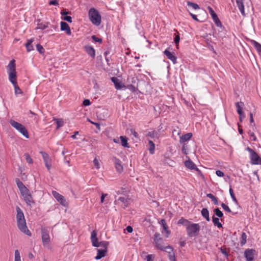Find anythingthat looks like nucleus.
Instances as JSON below:
<instances>
[{
    "mask_svg": "<svg viewBox=\"0 0 261 261\" xmlns=\"http://www.w3.org/2000/svg\"><path fill=\"white\" fill-rule=\"evenodd\" d=\"M16 219L18 228L28 236H31V233L28 229L23 212L19 206L16 207Z\"/></svg>",
    "mask_w": 261,
    "mask_h": 261,
    "instance_id": "f257e3e1",
    "label": "nucleus"
},
{
    "mask_svg": "<svg viewBox=\"0 0 261 261\" xmlns=\"http://www.w3.org/2000/svg\"><path fill=\"white\" fill-rule=\"evenodd\" d=\"M14 60H11L7 66V72L9 75V80L13 84H17L16 65Z\"/></svg>",
    "mask_w": 261,
    "mask_h": 261,
    "instance_id": "f03ea898",
    "label": "nucleus"
},
{
    "mask_svg": "<svg viewBox=\"0 0 261 261\" xmlns=\"http://www.w3.org/2000/svg\"><path fill=\"white\" fill-rule=\"evenodd\" d=\"M89 19L91 22L96 25H99L101 23V15L95 9H90L88 13Z\"/></svg>",
    "mask_w": 261,
    "mask_h": 261,
    "instance_id": "7ed1b4c3",
    "label": "nucleus"
},
{
    "mask_svg": "<svg viewBox=\"0 0 261 261\" xmlns=\"http://www.w3.org/2000/svg\"><path fill=\"white\" fill-rule=\"evenodd\" d=\"M90 239L93 246L96 247H101L103 248V249L107 250V247L109 245V242L107 241H101L98 242L97 238V232L95 230H93L91 232Z\"/></svg>",
    "mask_w": 261,
    "mask_h": 261,
    "instance_id": "20e7f679",
    "label": "nucleus"
},
{
    "mask_svg": "<svg viewBox=\"0 0 261 261\" xmlns=\"http://www.w3.org/2000/svg\"><path fill=\"white\" fill-rule=\"evenodd\" d=\"M200 227L198 223H190L186 228L187 234L189 237H196L199 234Z\"/></svg>",
    "mask_w": 261,
    "mask_h": 261,
    "instance_id": "39448f33",
    "label": "nucleus"
},
{
    "mask_svg": "<svg viewBox=\"0 0 261 261\" xmlns=\"http://www.w3.org/2000/svg\"><path fill=\"white\" fill-rule=\"evenodd\" d=\"M10 124L12 126L14 127L20 133H21L24 137L27 138L29 137V135L27 129L25 127L20 123L15 121L14 120H10L9 121Z\"/></svg>",
    "mask_w": 261,
    "mask_h": 261,
    "instance_id": "423d86ee",
    "label": "nucleus"
},
{
    "mask_svg": "<svg viewBox=\"0 0 261 261\" xmlns=\"http://www.w3.org/2000/svg\"><path fill=\"white\" fill-rule=\"evenodd\" d=\"M41 239L44 246L50 243V239L49 235V230L46 227H42L41 229Z\"/></svg>",
    "mask_w": 261,
    "mask_h": 261,
    "instance_id": "0eeeda50",
    "label": "nucleus"
},
{
    "mask_svg": "<svg viewBox=\"0 0 261 261\" xmlns=\"http://www.w3.org/2000/svg\"><path fill=\"white\" fill-rule=\"evenodd\" d=\"M246 149L249 152L250 154L251 163L252 164H258L259 161H261L259 155L251 148L248 147Z\"/></svg>",
    "mask_w": 261,
    "mask_h": 261,
    "instance_id": "6e6552de",
    "label": "nucleus"
},
{
    "mask_svg": "<svg viewBox=\"0 0 261 261\" xmlns=\"http://www.w3.org/2000/svg\"><path fill=\"white\" fill-rule=\"evenodd\" d=\"M186 158L188 159V160L185 162V166L191 170H195L199 175L203 177L202 172L198 168H197L195 164L189 159L188 156H186Z\"/></svg>",
    "mask_w": 261,
    "mask_h": 261,
    "instance_id": "1a4fd4ad",
    "label": "nucleus"
},
{
    "mask_svg": "<svg viewBox=\"0 0 261 261\" xmlns=\"http://www.w3.org/2000/svg\"><path fill=\"white\" fill-rule=\"evenodd\" d=\"M53 195L57 199V200L63 206H66L67 203L64 197L62 195L60 194L57 191H53L52 192Z\"/></svg>",
    "mask_w": 261,
    "mask_h": 261,
    "instance_id": "9d476101",
    "label": "nucleus"
},
{
    "mask_svg": "<svg viewBox=\"0 0 261 261\" xmlns=\"http://www.w3.org/2000/svg\"><path fill=\"white\" fill-rule=\"evenodd\" d=\"M255 254V250L252 249H246L244 252V255L245 258H246L247 261H252L254 258Z\"/></svg>",
    "mask_w": 261,
    "mask_h": 261,
    "instance_id": "9b49d317",
    "label": "nucleus"
},
{
    "mask_svg": "<svg viewBox=\"0 0 261 261\" xmlns=\"http://www.w3.org/2000/svg\"><path fill=\"white\" fill-rule=\"evenodd\" d=\"M21 195L23 197L24 200L28 205L31 206L32 204L34 203V201L33 200L32 195L29 193V190L28 191L21 193Z\"/></svg>",
    "mask_w": 261,
    "mask_h": 261,
    "instance_id": "f8f14e48",
    "label": "nucleus"
},
{
    "mask_svg": "<svg viewBox=\"0 0 261 261\" xmlns=\"http://www.w3.org/2000/svg\"><path fill=\"white\" fill-rule=\"evenodd\" d=\"M40 153L42 154V158L45 163V166L47 167L48 170H49L51 167V164L50 159L48 154L43 151H40Z\"/></svg>",
    "mask_w": 261,
    "mask_h": 261,
    "instance_id": "ddd939ff",
    "label": "nucleus"
},
{
    "mask_svg": "<svg viewBox=\"0 0 261 261\" xmlns=\"http://www.w3.org/2000/svg\"><path fill=\"white\" fill-rule=\"evenodd\" d=\"M111 81L114 84L116 89H121L122 88L125 87V85L122 84L119 80L116 77H112L111 78Z\"/></svg>",
    "mask_w": 261,
    "mask_h": 261,
    "instance_id": "4468645a",
    "label": "nucleus"
},
{
    "mask_svg": "<svg viewBox=\"0 0 261 261\" xmlns=\"http://www.w3.org/2000/svg\"><path fill=\"white\" fill-rule=\"evenodd\" d=\"M17 186L19 188L21 194L24 193V192L28 191V189L27 187L24 185V184L21 182L19 178H16L15 179Z\"/></svg>",
    "mask_w": 261,
    "mask_h": 261,
    "instance_id": "2eb2a0df",
    "label": "nucleus"
},
{
    "mask_svg": "<svg viewBox=\"0 0 261 261\" xmlns=\"http://www.w3.org/2000/svg\"><path fill=\"white\" fill-rule=\"evenodd\" d=\"M61 30L65 31L66 33L68 35L71 34V30L69 25L64 21L61 22Z\"/></svg>",
    "mask_w": 261,
    "mask_h": 261,
    "instance_id": "dca6fc26",
    "label": "nucleus"
},
{
    "mask_svg": "<svg viewBox=\"0 0 261 261\" xmlns=\"http://www.w3.org/2000/svg\"><path fill=\"white\" fill-rule=\"evenodd\" d=\"M164 54L167 57L168 59L170 60L173 64H175L176 63V57L173 53L169 51L168 50L166 49L164 51Z\"/></svg>",
    "mask_w": 261,
    "mask_h": 261,
    "instance_id": "f3484780",
    "label": "nucleus"
},
{
    "mask_svg": "<svg viewBox=\"0 0 261 261\" xmlns=\"http://www.w3.org/2000/svg\"><path fill=\"white\" fill-rule=\"evenodd\" d=\"M192 137V134L191 133H187L180 137V143H185L186 141L189 140Z\"/></svg>",
    "mask_w": 261,
    "mask_h": 261,
    "instance_id": "a211bd4d",
    "label": "nucleus"
},
{
    "mask_svg": "<svg viewBox=\"0 0 261 261\" xmlns=\"http://www.w3.org/2000/svg\"><path fill=\"white\" fill-rule=\"evenodd\" d=\"M107 250L106 249H97V255L95 257V259L96 260L100 259L102 257L106 256Z\"/></svg>",
    "mask_w": 261,
    "mask_h": 261,
    "instance_id": "6ab92c4d",
    "label": "nucleus"
},
{
    "mask_svg": "<svg viewBox=\"0 0 261 261\" xmlns=\"http://www.w3.org/2000/svg\"><path fill=\"white\" fill-rule=\"evenodd\" d=\"M85 49L86 53L92 58H94L95 56V49L93 47L90 46H85Z\"/></svg>",
    "mask_w": 261,
    "mask_h": 261,
    "instance_id": "aec40b11",
    "label": "nucleus"
},
{
    "mask_svg": "<svg viewBox=\"0 0 261 261\" xmlns=\"http://www.w3.org/2000/svg\"><path fill=\"white\" fill-rule=\"evenodd\" d=\"M114 162L115 165V168L117 171L119 172H121L123 170V167L121 165V162L120 160L116 159V158H114Z\"/></svg>",
    "mask_w": 261,
    "mask_h": 261,
    "instance_id": "412c9836",
    "label": "nucleus"
},
{
    "mask_svg": "<svg viewBox=\"0 0 261 261\" xmlns=\"http://www.w3.org/2000/svg\"><path fill=\"white\" fill-rule=\"evenodd\" d=\"M237 6L240 10L241 14L245 15L244 6L243 0H236Z\"/></svg>",
    "mask_w": 261,
    "mask_h": 261,
    "instance_id": "4be33fe9",
    "label": "nucleus"
},
{
    "mask_svg": "<svg viewBox=\"0 0 261 261\" xmlns=\"http://www.w3.org/2000/svg\"><path fill=\"white\" fill-rule=\"evenodd\" d=\"M34 40V38H31V39L28 40L27 43H25V46L27 48V50L28 52H30L34 50V47L32 44Z\"/></svg>",
    "mask_w": 261,
    "mask_h": 261,
    "instance_id": "5701e85b",
    "label": "nucleus"
},
{
    "mask_svg": "<svg viewBox=\"0 0 261 261\" xmlns=\"http://www.w3.org/2000/svg\"><path fill=\"white\" fill-rule=\"evenodd\" d=\"M161 225H162L163 227V229L165 230V231L166 232V237L168 238L169 235L170 233V231L168 230V227L166 223V221L165 219H162L161 220Z\"/></svg>",
    "mask_w": 261,
    "mask_h": 261,
    "instance_id": "b1692460",
    "label": "nucleus"
},
{
    "mask_svg": "<svg viewBox=\"0 0 261 261\" xmlns=\"http://www.w3.org/2000/svg\"><path fill=\"white\" fill-rule=\"evenodd\" d=\"M201 213V215L202 216V217L203 218H204L206 220V221H210V218L209 217V212H208L207 208H202Z\"/></svg>",
    "mask_w": 261,
    "mask_h": 261,
    "instance_id": "393cba45",
    "label": "nucleus"
},
{
    "mask_svg": "<svg viewBox=\"0 0 261 261\" xmlns=\"http://www.w3.org/2000/svg\"><path fill=\"white\" fill-rule=\"evenodd\" d=\"M236 106L237 109V112L239 115H243L242 107L244 106L243 102H238L236 103Z\"/></svg>",
    "mask_w": 261,
    "mask_h": 261,
    "instance_id": "a878e982",
    "label": "nucleus"
},
{
    "mask_svg": "<svg viewBox=\"0 0 261 261\" xmlns=\"http://www.w3.org/2000/svg\"><path fill=\"white\" fill-rule=\"evenodd\" d=\"M212 221L214 224L215 226H217L218 228H222V225L220 222L219 219L218 218L216 217L215 216L212 217Z\"/></svg>",
    "mask_w": 261,
    "mask_h": 261,
    "instance_id": "bb28decb",
    "label": "nucleus"
},
{
    "mask_svg": "<svg viewBox=\"0 0 261 261\" xmlns=\"http://www.w3.org/2000/svg\"><path fill=\"white\" fill-rule=\"evenodd\" d=\"M53 120L55 121L57 124V129H59L64 125V121L62 119L54 118Z\"/></svg>",
    "mask_w": 261,
    "mask_h": 261,
    "instance_id": "cd10ccee",
    "label": "nucleus"
},
{
    "mask_svg": "<svg viewBox=\"0 0 261 261\" xmlns=\"http://www.w3.org/2000/svg\"><path fill=\"white\" fill-rule=\"evenodd\" d=\"M191 223L190 221H188L187 219H184V218H181L179 221H178V224L183 225L187 227V226L190 224Z\"/></svg>",
    "mask_w": 261,
    "mask_h": 261,
    "instance_id": "c85d7f7f",
    "label": "nucleus"
},
{
    "mask_svg": "<svg viewBox=\"0 0 261 261\" xmlns=\"http://www.w3.org/2000/svg\"><path fill=\"white\" fill-rule=\"evenodd\" d=\"M252 44L255 47L257 51L260 54L261 52V44L255 41V40H251Z\"/></svg>",
    "mask_w": 261,
    "mask_h": 261,
    "instance_id": "c756f323",
    "label": "nucleus"
},
{
    "mask_svg": "<svg viewBox=\"0 0 261 261\" xmlns=\"http://www.w3.org/2000/svg\"><path fill=\"white\" fill-rule=\"evenodd\" d=\"M206 196L210 198L215 204L218 205L219 204L218 199L212 194H207Z\"/></svg>",
    "mask_w": 261,
    "mask_h": 261,
    "instance_id": "7c9ffc66",
    "label": "nucleus"
},
{
    "mask_svg": "<svg viewBox=\"0 0 261 261\" xmlns=\"http://www.w3.org/2000/svg\"><path fill=\"white\" fill-rule=\"evenodd\" d=\"M148 144L149 145V152L150 154H153L154 152L155 145L151 140H149Z\"/></svg>",
    "mask_w": 261,
    "mask_h": 261,
    "instance_id": "2f4dec72",
    "label": "nucleus"
},
{
    "mask_svg": "<svg viewBox=\"0 0 261 261\" xmlns=\"http://www.w3.org/2000/svg\"><path fill=\"white\" fill-rule=\"evenodd\" d=\"M120 139L121 141V144L122 146L125 147H129V146L128 145L127 143V139L125 137L123 136H120Z\"/></svg>",
    "mask_w": 261,
    "mask_h": 261,
    "instance_id": "473e14b6",
    "label": "nucleus"
},
{
    "mask_svg": "<svg viewBox=\"0 0 261 261\" xmlns=\"http://www.w3.org/2000/svg\"><path fill=\"white\" fill-rule=\"evenodd\" d=\"M117 201H120L121 202L124 204L125 206H126L128 199L125 197H120L118 198L117 200H115V202L116 203Z\"/></svg>",
    "mask_w": 261,
    "mask_h": 261,
    "instance_id": "72a5a7b5",
    "label": "nucleus"
},
{
    "mask_svg": "<svg viewBox=\"0 0 261 261\" xmlns=\"http://www.w3.org/2000/svg\"><path fill=\"white\" fill-rule=\"evenodd\" d=\"M156 247L161 250H164V246L163 245V239L159 240L158 241L154 242Z\"/></svg>",
    "mask_w": 261,
    "mask_h": 261,
    "instance_id": "f704fd0d",
    "label": "nucleus"
},
{
    "mask_svg": "<svg viewBox=\"0 0 261 261\" xmlns=\"http://www.w3.org/2000/svg\"><path fill=\"white\" fill-rule=\"evenodd\" d=\"M207 9L213 19L216 18L217 17V15L210 6L207 7Z\"/></svg>",
    "mask_w": 261,
    "mask_h": 261,
    "instance_id": "c9c22d12",
    "label": "nucleus"
},
{
    "mask_svg": "<svg viewBox=\"0 0 261 261\" xmlns=\"http://www.w3.org/2000/svg\"><path fill=\"white\" fill-rule=\"evenodd\" d=\"M215 214L219 218L223 217V214L219 208H216L214 210Z\"/></svg>",
    "mask_w": 261,
    "mask_h": 261,
    "instance_id": "e433bc0d",
    "label": "nucleus"
},
{
    "mask_svg": "<svg viewBox=\"0 0 261 261\" xmlns=\"http://www.w3.org/2000/svg\"><path fill=\"white\" fill-rule=\"evenodd\" d=\"M24 156H25V160L28 163L30 164L33 163V161L28 153H25Z\"/></svg>",
    "mask_w": 261,
    "mask_h": 261,
    "instance_id": "4c0bfd02",
    "label": "nucleus"
},
{
    "mask_svg": "<svg viewBox=\"0 0 261 261\" xmlns=\"http://www.w3.org/2000/svg\"><path fill=\"white\" fill-rule=\"evenodd\" d=\"M247 236L245 232H242L241 234V240L240 244L241 246L244 245L246 243Z\"/></svg>",
    "mask_w": 261,
    "mask_h": 261,
    "instance_id": "58836bf2",
    "label": "nucleus"
},
{
    "mask_svg": "<svg viewBox=\"0 0 261 261\" xmlns=\"http://www.w3.org/2000/svg\"><path fill=\"white\" fill-rule=\"evenodd\" d=\"M187 5L189 6L192 7L195 10L199 9V6L196 3L188 1L187 2Z\"/></svg>",
    "mask_w": 261,
    "mask_h": 261,
    "instance_id": "ea45409f",
    "label": "nucleus"
},
{
    "mask_svg": "<svg viewBox=\"0 0 261 261\" xmlns=\"http://www.w3.org/2000/svg\"><path fill=\"white\" fill-rule=\"evenodd\" d=\"M14 89H15V94H21L22 93V90L21 89L18 87L17 84H15V85H13Z\"/></svg>",
    "mask_w": 261,
    "mask_h": 261,
    "instance_id": "a19ab883",
    "label": "nucleus"
},
{
    "mask_svg": "<svg viewBox=\"0 0 261 261\" xmlns=\"http://www.w3.org/2000/svg\"><path fill=\"white\" fill-rule=\"evenodd\" d=\"M229 193L231 196V198L232 199L233 201L236 203H238L237 199L234 194L233 191L231 188H230L229 189Z\"/></svg>",
    "mask_w": 261,
    "mask_h": 261,
    "instance_id": "79ce46f5",
    "label": "nucleus"
},
{
    "mask_svg": "<svg viewBox=\"0 0 261 261\" xmlns=\"http://www.w3.org/2000/svg\"><path fill=\"white\" fill-rule=\"evenodd\" d=\"M162 250L167 252L168 253V254H169V252H174L173 251V248L169 245L164 246V250Z\"/></svg>",
    "mask_w": 261,
    "mask_h": 261,
    "instance_id": "37998d69",
    "label": "nucleus"
},
{
    "mask_svg": "<svg viewBox=\"0 0 261 261\" xmlns=\"http://www.w3.org/2000/svg\"><path fill=\"white\" fill-rule=\"evenodd\" d=\"M36 48L40 54H43L44 53V49L40 44H37L36 45Z\"/></svg>",
    "mask_w": 261,
    "mask_h": 261,
    "instance_id": "c03bdc74",
    "label": "nucleus"
},
{
    "mask_svg": "<svg viewBox=\"0 0 261 261\" xmlns=\"http://www.w3.org/2000/svg\"><path fill=\"white\" fill-rule=\"evenodd\" d=\"M183 145L182 147V152L185 154H188V145L186 143H182Z\"/></svg>",
    "mask_w": 261,
    "mask_h": 261,
    "instance_id": "a18cd8bd",
    "label": "nucleus"
},
{
    "mask_svg": "<svg viewBox=\"0 0 261 261\" xmlns=\"http://www.w3.org/2000/svg\"><path fill=\"white\" fill-rule=\"evenodd\" d=\"M221 205L222 207L223 208V210L224 211H225L226 212H227L228 213H232L231 210L228 207V206L226 204H225V203H222Z\"/></svg>",
    "mask_w": 261,
    "mask_h": 261,
    "instance_id": "49530a36",
    "label": "nucleus"
},
{
    "mask_svg": "<svg viewBox=\"0 0 261 261\" xmlns=\"http://www.w3.org/2000/svg\"><path fill=\"white\" fill-rule=\"evenodd\" d=\"M15 261H21L20 253L18 250L15 251Z\"/></svg>",
    "mask_w": 261,
    "mask_h": 261,
    "instance_id": "de8ad7c7",
    "label": "nucleus"
},
{
    "mask_svg": "<svg viewBox=\"0 0 261 261\" xmlns=\"http://www.w3.org/2000/svg\"><path fill=\"white\" fill-rule=\"evenodd\" d=\"M168 257L170 261H175V254L174 252H169L168 254Z\"/></svg>",
    "mask_w": 261,
    "mask_h": 261,
    "instance_id": "09e8293b",
    "label": "nucleus"
},
{
    "mask_svg": "<svg viewBox=\"0 0 261 261\" xmlns=\"http://www.w3.org/2000/svg\"><path fill=\"white\" fill-rule=\"evenodd\" d=\"M213 19L217 27H221L222 26L221 22L218 16L216 18H214Z\"/></svg>",
    "mask_w": 261,
    "mask_h": 261,
    "instance_id": "8fccbe9b",
    "label": "nucleus"
},
{
    "mask_svg": "<svg viewBox=\"0 0 261 261\" xmlns=\"http://www.w3.org/2000/svg\"><path fill=\"white\" fill-rule=\"evenodd\" d=\"M91 38L95 42H98L99 43H101L102 42L101 38H97L95 35L92 36Z\"/></svg>",
    "mask_w": 261,
    "mask_h": 261,
    "instance_id": "3c124183",
    "label": "nucleus"
},
{
    "mask_svg": "<svg viewBox=\"0 0 261 261\" xmlns=\"http://www.w3.org/2000/svg\"><path fill=\"white\" fill-rule=\"evenodd\" d=\"M62 19H63L65 21H67V22H68L69 23L72 22V18L71 16H65L63 17H62Z\"/></svg>",
    "mask_w": 261,
    "mask_h": 261,
    "instance_id": "603ef678",
    "label": "nucleus"
},
{
    "mask_svg": "<svg viewBox=\"0 0 261 261\" xmlns=\"http://www.w3.org/2000/svg\"><path fill=\"white\" fill-rule=\"evenodd\" d=\"M93 163L95 166V167L97 169H99L100 168L99 163L98 162V160L95 158L93 160Z\"/></svg>",
    "mask_w": 261,
    "mask_h": 261,
    "instance_id": "864d4df0",
    "label": "nucleus"
},
{
    "mask_svg": "<svg viewBox=\"0 0 261 261\" xmlns=\"http://www.w3.org/2000/svg\"><path fill=\"white\" fill-rule=\"evenodd\" d=\"M161 238H160V233L156 232L154 235V241H158L159 240H162Z\"/></svg>",
    "mask_w": 261,
    "mask_h": 261,
    "instance_id": "5fc2aeb1",
    "label": "nucleus"
},
{
    "mask_svg": "<svg viewBox=\"0 0 261 261\" xmlns=\"http://www.w3.org/2000/svg\"><path fill=\"white\" fill-rule=\"evenodd\" d=\"M155 134L156 132H155V131L149 132L147 134V136L153 138L155 137Z\"/></svg>",
    "mask_w": 261,
    "mask_h": 261,
    "instance_id": "6e6d98bb",
    "label": "nucleus"
},
{
    "mask_svg": "<svg viewBox=\"0 0 261 261\" xmlns=\"http://www.w3.org/2000/svg\"><path fill=\"white\" fill-rule=\"evenodd\" d=\"M49 4L50 5H55V6L58 5H59L58 1V0H52V1H50L49 2Z\"/></svg>",
    "mask_w": 261,
    "mask_h": 261,
    "instance_id": "4d7b16f0",
    "label": "nucleus"
},
{
    "mask_svg": "<svg viewBox=\"0 0 261 261\" xmlns=\"http://www.w3.org/2000/svg\"><path fill=\"white\" fill-rule=\"evenodd\" d=\"M174 41L176 45H177L179 43V41H180V37H179V35H176Z\"/></svg>",
    "mask_w": 261,
    "mask_h": 261,
    "instance_id": "13d9d810",
    "label": "nucleus"
},
{
    "mask_svg": "<svg viewBox=\"0 0 261 261\" xmlns=\"http://www.w3.org/2000/svg\"><path fill=\"white\" fill-rule=\"evenodd\" d=\"M91 102L90 101V100L89 99H85L84 101H83V105L84 106H88L90 105Z\"/></svg>",
    "mask_w": 261,
    "mask_h": 261,
    "instance_id": "bf43d9fd",
    "label": "nucleus"
},
{
    "mask_svg": "<svg viewBox=\"0 0 261 261\" xmlns=\"http://www.w3.org/2000/svg\"><path fill=\"white\" fill-rule=\"evenodd\" d=\"M130 132H131L132 134L133 135V136L136 138H139L138 134L134 129H130Z\"/></svg>",
    "mask_w": 261,
    "mask_h": 261,
    "instance_id": "052dcab7",
    "label": "nucleus"
},
{
    "mask_svg": "<svg viewBox=\"0 0 261 261\" xmlns=\"http://www.w3.org/2000/svg\"><path fill=\"white\" fill-rule=\"evenodd\" d=\"M216 174H217V176L219 177H222L224 175V173L220 170H217L216 172Z\"/></svg>",
    "mask_w": 261,
    "mask_h": 261,
    "instance_id": "680f3d73",
    "label": "nucleus"
},
{
    "mask_svg": "<svg viewBox=\"0 0 261 261\" xmlns=\"http://www.w3.org/2000/svg\"><path fill=\"white\" fill-rule=\"evenodd\" d=\"M220 250H221V253L222 254H223L224 255H225V256H228V254L225 249H223L222 248H221Z\"/></svg>",
    "mask_w": 261,
    "mask_h": 261,
    "instance_id": "e2e57ef3",
    "label": "nucleus"
},
{
    "mask_svg": "<svg viewBox=\"0 0 261 261\" xmlns=\"http://www.w3.org/2000/svg\"><path fill=\"white\" fill-rule=\"evenodd\" d=\"M128 88L132 92H135L136 91V87L132 85H128Z\"/></svg>",
    "mask_w": 261,
    "mask_h": 261,
    "instance_id": "0e129e2a",
    "label": "nucleus"
},
{
    "mask_svg": "<svg viewBox=\"0 0 261 261\" xmlns=\"http://www.w3.org/2000/svg\"><path fill=\"white\" fill-rule=\"evenodd\" d=\"M126 230H127V231L128 232V233H131L133 232V229L132 228V226H128L126 227Z\"/></svg>",
    "mask_w": 261,
    "mask_h": 261,
    "instance_id": "69168bd1",
    "label": "nucleus"
},
{
    "mask_svg": "<svg viewBox=\"0 0 261 261\" xmlns=\"http://www.w3.org/2000/svg\"><path fill=\"white\" fill-rule=\"evenodd\" d=\"M47 25H45V24H41L38 28L37 29H41V30H44L45 29H46V28H47Z\"/></svg>",
    "mask_w": 261,
    "mask_h": 261,
    "instance_id": "338daca9",
    "label": "nucleus"
},
{
    "mask_svg": "<svg viewBox=\"0 0 261 261\" xmlns=\"http://www.w3.org/2000/svg\"><path fill=\"white\" fill-rule=\"evenodd\" d=\"M107 196V194H102L101 198H100V202L101 203H103L104 201V199L105 197Z\"/></svg>",
    "mask_w": 261,
    "mask_h": 261,
    "instance_id": "774afa93",
    "label": "nucleus"
}]
</instances>
